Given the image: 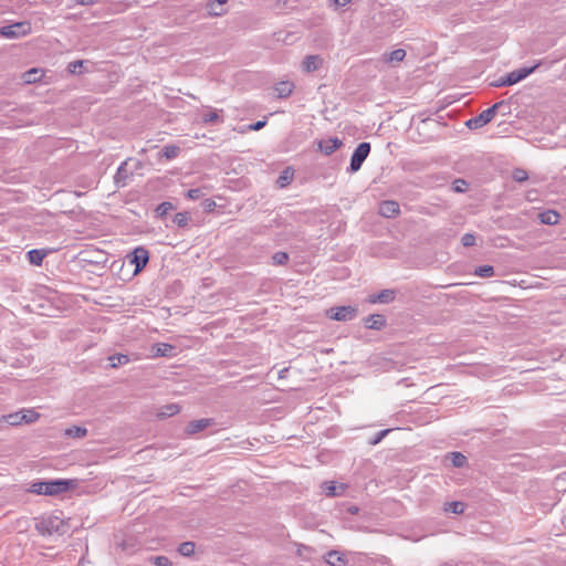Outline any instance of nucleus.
<instances>
[{
  "label": "nucleus",
  "mask_w": 566,
  "mask_h": 566,
  "mask_svg": "<svg viewBox=\"0 0 566 566\" xmlns=\"http://www.w3.org/2000/svg\"><path fill=\"white\" fill-rule=\"evenodd\" d=\"M76 486V480L54 479L33 481L28 491L36 495L57 496Z\"/></svg>",
  "instance_id": "1"
},
{
  "label": "nucleus",
  "mask_w": 566,
  "mask_h": 566,
  "mask_svg": "<svg viewBox=\"0 0 566 566\" xmlns=\"http://www.w3.org/2000/svg\"><path fill=\"white\" fill-rule=\"evenodd\" d=\"M44 28L42 18L34 15L14 24L0 28V35H28L39 32Z\"/></svg>",
  "instance_id": "2"
},
{
  "label": "nucleus",
  "mask_w": 566,
  "mask_h": 566,
  "mask_svg": "<svg viewBox=\"0 0 566 566\" xmlns=\"http://www.w3.org/2000/svg\"><path fill=\"white\" fill-rule=\"evenodd\" d=\"M502 115H507L511 113V106L506 101H500L493 104L488 109L480 113L478 116L470 118L465 125L470 129H478L489 124L497 113Z\"/></svg>",
  "instance_id": "3"
},
{
  "label": "nucleus",
  "mask_w": 566,
  "mask_h": 566,
  "mask_svg": "<svg viewBox=\"0 0 566 566\" xmlns=\"http://www.w3.org/2000/svg\"><path fill=\"white\" fill-rule=\"evenodd\" d=\"M370 149V143H360L352 154L350 164L347 170L349 172H357L361 168L366 158L368 157Z\"/></svg>",
  "instance_id": "4"
},
{
  "label": "nucleus",
  "mask_w": 566,
  "mask_h": 566,
  "mask_svg": "<svg viewBox=\"0 0 566 566\" xmlns=\"http://www.w3.org/2000/svg\"><path fill=\"white\" fill-rule=\"evenodd\" d=\"M327 313L332 319L346 322L354 319L357 316L358 310L356 306L347 305L332 307Z\"/></svg>",
  "instance_id": "5"
},
{
  "label": "nucleus",
  "mask_w": 566,
  "mask_h": 566,
  "mask_svg": "<svg viewBox=\"0 0 566 566\" xmlns=\"http://www.w3.org/2000/svg\"><path fill=\"white\" fill-rule=\"evenodd\" d=\"M61 520L56 516L41 517L35 523V528L41 535H52L60 528Z\"/></svg>",
  "instance_id": "6"
},
{
  "label": "nucleus",
  "mask_w": 566,
  "mask_h": 566,
  "mask_svg": "<svg viewBox=\"0 0 566 566\" xmlns=\"http://www.w3.org/2000/svg\"><path fill=\"white\" fill-rule=\"evenodd\" d=\"M130 264L135 265L134 273L140 272L149 261V252L144 247L135 248L128 255Z\"/></svg>",
  "instance_id": "7"
},
{
  "label": "nucleus",
  "mask_w": 566,
  "mask_h": 566,
  "mask_svg": "<svg viewBox=\"0 0 566 566\" xmlns=\"http://www.w3.org/2000/svg\"><path fill=\"white\" fill-rule=\"evenodd\" d=\"M94 63L90 60H76L70 62L66 66V71L72 75H82L94 71Z\"/></svg>",
  "instance_id": "8"
},
{
  "label": "nucleus",
  "mask_w": 566,
  "mask_h": 566,
  "mask_svg": "<svg viewBox=\"0 0 566 566\" xmlns=\"http://www.w3.org/2000/svg\"><path fill=\"white\" fill-rule=\"evenodd\" d=\"M539 66V63L534 64L532 66H524L520 67L517 70H514L510 73H507V82H510V85H514L524 78H526L528 75H531L537 67Z\"/></svg>",
  "instance_id": "9"
},
{
  "label": "nucleus",
  "mask_w": 566,
  "mask_h": 566,
  "mask_svg": "<svg viewBox=\"0 0 566 566\" xmlns=\"http://www.w3.org/2000/svg\"><path fill=\"white\" fill-rule=\"evenodd\" d=\"M229 0H207L206 9L212 17H221L229 11Z\"/></svg>",
  "instance_id": "10"
},
{
  "label": "nucleus",
  "mask_w": 566,
  "mask_h": 566,
  "mask_svg": "<svg viewBox=\"0 0 566 566\" xmlns=\"http://www.w3.org/2000/svg\"><path fill=\"white\" fill-rule=\"evenodd\" d=\"M317 146L324 155L329 156L343 146V142L338 137H331L318 140Z\"/></svg>",
  "instance_id": "11"
},
{
  "label": "nucleus",
  "mask_w": 566,
  "mask_h": 566,
  "mask_svg": "<svg viewBox=\"0 0 566 566\" xmlns=\"http://www.w3.org/2000/svg\"><path fill=\"white\" fill-rule=\"evenodd\" d=\"M212 424H214V419H212V418H202V419H198V420H192L187 424L186 433L189 436L196 434L198 432L206 430L207 428L211 427Z\"/></svg>",
  "instance_id": "12"
},
{
  "label": "nucleus",
  "mask_w": 566,
  "mask_h": 566,
  "mask_svg": "<svg viewBox=\"0 0 566 566\" xmlns=\"http://www.w3.org/2000/svg\"><path fill=\"white\" fill-rule=\"evenodd\" d=\"M379 214L385 218H395L400 214V206L395 200H385L379 205Z\"/></svg>",
  "instance_id": "13"
},
{
  "label": "nucleus",
  "mask_w": 566,
  "mask_h": 566,
  "mask_svg": "<svg viewBox=\"0 0 566 566\" xmlns=\"http://www.w3.org/2000/svg\"><path fill=\"white\" fill-rule=\"evenodd\" d=\"M130 176H132V172H129L127 169V163L126 161L122 163L119 165V167L117 168L115 176H114V182H115L116 187H118V188L125 187L127 185V180L129 179Z\"/></svg>",
  "instance_id": "14"
},
{
  "label": "nucleus",
  "mask_w": 566,
  "mask_h": 566,
  "mask_svg": "<svg viewBox=\"0 0 566 566\" xmlns=\"http://www.w3.org/2000/svg\"><path fill=\"white\" fill-rule=\"evenodd\" d=\"M365 326L369 329L380 331L386 326V318L381 314H370L365 318Z\"/></svg>",
  "instance_id": "15"
},
{
  "label": "nucleus",
  "mask_w": 566,
  "mask_h": 566,
  "mask_svg": "<svg viewBox=\"0 0 566 566\" xmlns=\"http://www.w3.org/2000/svg\"><path fill=\"white\" fill-rule=\"evenodd\" d=\"M294 83L291 81H281L274 85V92L279 98H287L294 90Z\"/></svg>",
  "instance_id": "16"
},
{
  "label": "nucleus",
  "mask_w": 566,
  "mask_h": 566,
  "mask_svg": "<svg viewBox=\"0 0 566 566\" xmlns=\"http://www.w3.org/2000/svg\"><path fill=\"white\" fill-rule=\"evenodd\" d=\"M396 297V292L394 290H382L377 294L369 296L370 303H381V304H388L392 302Z\"/></svg>",
  "instance_id": "17"
},
{
  "label": "nucleus",
  "mask_w": 566,
  "mask_h": 566,
  "mask_svg": "<svg viewBox=\"0 0 566 566\" xmlns=\"http://www.w3.org/2000/svg\"><path fill=\"white\" fill-rule=\"evenodd\" d=\"M322 64L323 59L319 55H307L302 63V69L305 72H314L318 70Z\"/></svg>",
  "instance_id": "18"
},
{
  "label": "nucleus",
  "mask_w": 566,
  "mask_h": 566,
  "mask_svg": "<svg viewBox=\"0 0 566 566\" xmlns=\"http://www.w3.org/2000/svg\"><path fill=\"white\" fill-rule=\"evenodd\" d=\"M49 252L45 249H32L27 253V259L32 265L40 266Z\"/></svg>",
  "instance_id": "19"
},
{
  "label": "nucleus",
  "mask_w": 566,
  "mask_h": 566,
  "mask_svg": "<svg viewBox=\"0 0 566 566\" xmlns=\"http://www.w3.org/2000/svg\"><path fill=\"white\" fill-rule=\"evenodd\" d=\"M44 75L42 69L33 67L22 73L21 78L25 84H33L39 82Z\"/></svg>",
  "instance_id": "20"
},
{
  "label": "nucleus",
  "mask_w": 566,
  "mask_h": 566,
  "mask_svg": "<svg viewBox=\"0 0 566 566\" xmlns=\"http://www.w3.org/2000/svg\"><path fill=\"white\" fill-rule=\"evenodd\" d=\"M560 214L556 210H546L538 214V220L543 224L555 226L559 222Z\"/></svg>",
  "instance_id": "21"
},
{
  "label": "nucleus",
  "mask_w": 566,
  "mask_h": 566,
  "mask_svg": "<svg viewBox=\"0 0 566 566\" xmlns=\"http://www.w3.org/2000/svg\"><path fill=\"white\" fill-rule=\"evenodd\" d=\"M325 562L331 566H345L347 559L345 558V555L338 551H329L325 555Z\"/></svg>",
  "instance_id": "22"
},
{
  "label": "nucleus",
  "mask_w": 566,
  "mask_h": 566,
  "mask_svg": "<svg viewBox=\"0 0 566 566\" xmlns=\"http://www.w3.org/2000/svg\"><path fill=\"white\" fill-rule=\"evenodd\" d=\"M345 488L346 486L344 484L337 485L333 481H329V482L326 481L322 484V490L326 496L340 495L345 491Z\"/></svg>",
  "instance_id": "23"
},
{
  "label": "nucleus",
  "mask_w": 566,
  "mask_h": 566,
  "mask_svg": "<svg viewBox=\"0 0 566 566\" xmlns=\"http://www.w3.org/2000/svg\"><path fill=\"white\" fill-rule=\"evenodd\" d=\"M465 507H467V504L464 502L452 501V502L444 503L443 512L447 514L452 513V514L460 515V514L464 513Z\"/></svg>",
  "instance_id": "24"
},
{
  "label": "nucleus",
  "mask_w": 566,
  "mask_h": 566,
  "mask_svg": "<svg viewBox=\"0 0 566 566\" xmlns=\"http://www.w3.org/2000/svg\"><path fill=\"white\" fill-rule=\"evenodd\" d=\"M406 56V51L403 49H396L391 52H386L382 54V60L387 63H398L401 62Z\"/></svg>",
  "instance_id": "25"
},
{
  "label": "nucleus",
  "mask_w": 566,
  "mask_h": 566,
  "mask_svg": "<svg viewBox=\"0 0 566 566\" xmlns=\"http://www.w3.org/2000/svg\"><path fill=\"white\" fill-rule=\"evenodd\" d=\"M294 177V170L291 167L285 168L276 180L279 188H285L291 184Z\"/></svg>",
  "instance_id": "26"
},
{
  "label": "nucleus",
  "mask_w": 566,
  "mask_h": 566,
  "mask_svg": "<svg viewBox=\"0 0 566 566\" xmlns=\"http://www.w3.org/2000/svg\"><path fill=\"white\" fill-rule=\"evenodd\" d=\"M64 434L69 438L81 439V438L86 437L87 429L85 427H81V426H72V427L65 429Z\"/></svg>",
  "instance_id": "27"
},
{
  "label": "nucleus",
  "mask_w": 566,
  "mask_h": 566,
  "mask_svg": "<svg viewBox=\"0 0 566 566\" xmlns=\"http://www.w3.org/2000/svg\"><path fill=\"white\" fill-rule=\"evenodd\" d=\"M447 458L451 460L454 468H463L468 463L467 457L458 451L448 453Z\"/></svg>",
  "instance_id": "28"
},
{
  "label": "nucleus",
  "mask_w": 566,
  "mask_h": 566,
  "mask_svg": "<svg viewBox=\"0 0 566 566\" xmlns=\"http://www.w3.org/2000/svg\"><path fill=\"white\" fill-rule=\"evenodd\" d=\"M180 411V407L176 403L166 405L160 408L158 417L167 418L177 415Z\"/></svg>",
  "instance_id": "29"
},
{
  "label": "nucleus",
  "mask_w": 566,
  "mask_h": 566,
  "mask_svg": "<svg viewBox=\"0 0 566 566\" xmlns=\"http://www.w3.org/2000/svg\"><path fill=\"white\" fill-rule=\"evenodd\" d=\"M24 416L21 415V410L12 412L2 417L3 421L10 426H19L23 423Z\"/></svg>",
  "instance_id": "30"
},
{
  "label": "nucleus",
  "mask_w": 566,
  "mask_h": 566,
  "mask_svg": "<svg viewBox=\"0 0 566 566\" xmlns=\"http://www.w3.org/2000/svg\"><path fill=\"white\" fill-rule=\"evenodd\" d=\"M175 209V206L169 201H164L157 206L155 212L157 218H165L170 211Z\"/></svg>",
  "instance_id": "31"
},
{
  "label": "nucleus",
  "mask_w": 566,
  "mask_h": 566,
  "mask_svg": "<svg viewBox=\"0 0 566 566\" xmlns=\"http://www.w3.org/2000/svg\"><path fill=\"white\" fill-rule=\"evenodd\" d=\"M108 359H109L111 366L113 368H117L119 366L126 365L130 360L128 355H125V354L113 355V356H109Z\"/></svg>",
  "instance_id": "32"
},
{
  "label": "nucleus",
  "mask_w": 566,
  "mask_h": 566,
  "mask_svg": "<svg viewBox=\"0 0 566 566\" xmlns=\"http://www.w3.org/2000/svg\"><path fill=\"white\" fill-rule=\"evenodd\" d=\"M180 148L176 145H167L161 150V156L170 160L178 156Z\"/></svg>",
  "instance_id": "33"
},
{
  "label": "nucleus",
  "mask_w": 566,
  "mask_h": 566,
  "mask_svg": "<svg viewBox=\"0 0 566 566\" xmlns=\"http://www.w3.org/2000/svg\"><path fill=\"white\" fill-rule=\"evenodd\" d=\"M195 543L193 542H184L178 547V553L182 556L189 557L195 553Z\"/></svg>",
  "instance_id": "34"
},
{
  "label": "nucleus",
  "mask_w": 566,
  "mask_h": 566,
  "mask_svg": "<svg viewBox=\"0 0 566 566\" xmlns=\"http://www.w3.org/2000/svg\"><path fill=\"white\" fill-rule=\"evenodd\" d=\"M191 220L190 216L188 212H178L175 214L174 217V222L179 227V228H185L189 224V221Z\"/></svg>",
  "instance_id": "35"
},
{
  "label": "nucleus",
  "mask_w": 566,
  "mask_h": 566,
  "mask_svg": "<svg viewBox=\"0 0 566 566\" xmlns=\"http://www.w3.org/2000/svg\"><path fill=\"white\" fill-rule=\"evenodd\" d=\"M474 274L480 277H491L494 274V268L492 265L484 264L478 266L474 271Z\"/></svg>",
  "instance_id": "36"
},
{
  "label": "nucleus",
  "mask_w": 566,
  "mask_h": 566,
  "mask_svg": "<svg viewBox=\"0 0 566 566\" xmlns=\"http://www.w3.org/2000/svg\"><path fill=\"white\" fill-rule=\"evenodd\" d=\"M202 122L205 124H216L222 122V119L217 111H210L202 115Z\"/></svg>",
  "instance_id": "37"
},
{
  "label": "nucleus",
  "mask_w": 566,
  "mask_h": 566,
  "mask_svg": "<svg viewBox=\"0 0 566 566\" xmlns=\"http://www.w3.org/2000/svg\"><path fill=\"white\" fill-rule=\"evenodd\" d=\"M21 415L24 416L23 423L35 422L40 417V415L32 409H21Z\"/></svg>",
  "instance_id": "38"
},
{
  "label": "nucleus",
  "mask_w": 566,
  "mask_h": 566,
  "mask_svg": "<svg viewBox=\"0 0 566 566\" xmlns=\"http://www.w3.org/2000/svg\"><path fill=\"white\" fill-rule=\"evenodd\" d=\"M289 259H290L289 254L286 252H284V251L275 252L272 255V262L275 265H284V264H286Z\"/></svg>",
  "instance_id": "39"
},
{
  "label": "nucleus",
  "mask_w": 566,
  "mask_h": 566,
  "mask_svg": "<svg viewBox=\"0 0 566 566\" xmlns=\"http://www.w3.org/2000/svg\"><path fill=\"white\" fill-rule=\"evenodd\" d=\"M512 178L516 182H524V181H526L528 179V174L523 168H515L512 171Z\"/></svg>",
  "instance_id": "40"
},
{
  "label": "nucleus",
  "mask_w": 566,
  "mask_h": 566,
  "mask_svg": "<svg viewBox=\"0 0 566 566\" xmlns=\"http://www.w3.org/2000/svg\"><path fill=\"white\" fill-rule=\"evenodd\" d=\"M150 562L156 566H171V562L167 556H154L150 558Z\"/></svg>",
  "instance_id": "41"
},
{
  "label": "nucleus",
  "mask_w": 566,
  "mask_h": 566,
  "mask_svg": "<svg viewBox=\"0 0 566 566\" xmlns=\"http://www.w3.org/2000/svg\"><path fill=\"white\" fill-rule=\"evenodd\" d=\"M391 431V429H384V430H380L378 431L374 437L373 439H370L369 443L371 446H376L378 444L389 432Z\"/></svg>",
  "instance_id": "42"
},
{
  "label": "nucleus",
  "mask_w": 566,
  "mask_h": 566,
  "mask_svg": "<svg viewBox=\"0 0 566 566\" xmlns=\"http://www.w3.org/2000/svg\"><path fill=\"white\" fill-rule=\"evenodd\" d=\"M468 188V182L464 179H457L452 184V189L455 192H464Z\"/></svg>",
  "instance_id": "43"
},
{
  "label": "nucleus",
  "mask_w": 566,
  "mask_h": 566,
  "mask_svg": "<svg viewBox=\"0 0 566 566\" xmlns=\"http://www.w3.org/2000/svg\"><path fill=\"white\" fill-rule=\"evenodd\" d=\"M461 242L463 247H473L475 244V235L472 233H465L462 237Z\"/></svg>",
  "instance_id": "44"
},
{
  "label": "nucleus",
  "mask_w": 566,
  "mask_h": 566,
  "mask_svg": "<svg viewBox=\"0 0 566 566\" xmlns=\"http://www.w3.org/2000/svg\"><path fill=\"white\" fill-rule=\"evenodd\" d=\"M202 190L200 188L189 189L187 192V198L191 200H197L202 197Z\"/></svg>",
  "instance_id": "45"
},
{
  "label": "nucleus",
  "mask_w": 566,
  "mask_h": 566,
  "mask_svg": "<svg viewBox=\"0 0 566 566\" xmlns=\"http://www.w3.org/2000/svg\"><path fill=\"white\" fill-rule=\"evenodd\" d=\"M172 349L174 347L171 345L163 343L159 345L157 353L160 356H168Z\"/></svg>",
  "instance_id": "46"
},
{
  "label": "nucleus",
  "mask_w": 566,
  "mask_h": 566,
  "mask_svg": "<svg viewBox=\"0 0 566 566\" xmlns=\"http://www.w3.org/2000/svg\"><path fill=\"white\" fill-rule=\"evenodd\" d=\"M266 125V118L262 119V120H258L253 124H250L248 126V129L249 130H260L262 129L264 126Z\"/></svg>",
  "instance_id": "47"
},
{
  "label": "nucleus",
  "mask_w": 566,
  "mask_h": 566,
  "mask_svg": "<svg viewBox=\"0 0 566 566\" xmlns=\"http://www.w3.org/2000/svg\"><path fill=\"white\" fill-rule=\"evenodd\" d=\"M492 86H494V87L511 86L510 82H507V75L501 76L497 81L492 83Z\"/></svg>",
  "instance_id": "48"
},
{
  "label": "nucleus",
  "mask_w": 566,
  "mask_h": 566,
  "mask_svg": "<svg viewBox=\"0 0 566 566\" xmlns=\"http://www.w3.org/2000/svg\"><path fill=\"white\" fill-rule=\"evenodd\" d=\"M359 509L354 504H348L345 509V512L350 515H356L358 513Z\"/></svg>",
  "instance_id": "49"
},
{
  "label": "nucleus",
  "mask_w": 566,
  "mask_h": 566,
  "mask_svg": "<svg viewBox=\"0 0 566 566\" xmlns=\"http://www.w3.org/2000/svg\"><path fill=\"white\" fill-rule=\"evenodd\" d=\"M336 7H345L347 6L352 0H331Z\"/></svg>",
  "instance_id": "50"
},
{
  "label": "nucleus",
  "mask_w": 566,
  "mask_h": 566,
  "mask_svg": "<svg viewBox=\"0 0 566 566\" xmlns=\"http://www.w3.org/2000/svg\"><path fill=\"white\" fill-rule=\"evenodd\" d=\"M77 2L82 6H91L95 2V0H77Z\"/></svg>",
  "instance_id": "51"
},
{
  "label": "nucleus",
  "mask_w": 566,
  "mask_h": 566,
  "mask_svg": "<svg viewBox=\"0 0 566 566\" xmlns=\"http://www.w3.org/2000/svg\"><path fill=\"white\" fill-rule=\"evenodd\" d=\"M287 373H289V368H283V369L280 370L279 377L280 378H285Z\"/></svg>",
  "instance_id": "52"
},
{
  "label": "nucleus",
  "mask_w": 566,
  "mask_h": 566,
  "mask_svg": "<svg viewBox=\"0 0 566 566\" xmlns=\"http://www.w3.org/2000/svg\"><path fill=\"white\" fill-rule=\"evenodd\" d=\"M214 202L212 200H207V205H206V208L207 209H211L212 207H214Z\"/></svg>",
  "instance_id": "53"
}]
</instances>
